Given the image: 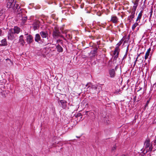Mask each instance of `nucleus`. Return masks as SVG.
<instances>
[{"label":"nucleus","mask_w":156,"mask_h":156,"mask_svg":"<svg viewBox=\"0 0 156 156\" xmlns=\"http://www.w3.org/2000/svg\"><path fill=\"white\" fill-rule=\"evenodd\" d=\"M16 0H8L7 7L8 8H12L15 12H17L16 20H27V16L23 14L24 9H21L17 4H16Z\"/></svg>","instance_id":"1"},{"label":"nucleus","mask_w":156,"mask_h":156,"mask_svg":"<svg viewBox=\"0 0 156 156\" xmlns=\"http://www.w3.org/2000/svg\"><path fill=\"white\" fill-rule=\"evenodd\" d=\"M15 34L13 32V30L12 29H10L8 33V37L9 39L12 40L15 38Z\"/></svg>","instance_id":"2"},{"label":"nucleus","mask_w":156,"mask_h":156,"mask_svg":"<svg viewBox=\"0 0 156 156\" xmlns=\"http://www.w3.org/2000/svg\"><path fill=\"white\" fill-rule=\"evenodd\" d=\"M119 51V49L118 48H115V50L114 52V58L113 59V62L114 63H115L116 62L115 60L118 58Z\"/></svg>","instance_id":"3"},{"label":"nucleus","mask_w":156,"mask_h":156,"mask_svg":"<svg viewBox=\"0 0 156 156\" xmlns=\"http://www.w3.org/2000/svg\"><path fill=\"white\" fill-rule=\"evenodd\" d=\"M137 7L133 6L132 9V12L131 15L128 16V20H132L134 18L135 16V12L136 10Z\"/></svg>","instance_id":"4"},{"label":"nucleus","mask_w":156,"mask_h":156,"mask_svg":"<svg viewBox=\"0 0 156 156\" xmlns=\"http://www.w3.org/2000/svg\"><path fill=\"white\" fill-rule=\"evenodd\" d=\"M5 9L3 8L0 9V20H4L5 17Z\"/></svg>","instance_id":"5"},{"label":"nucleus","mask_w":156,"mask_h":156,"mask_svg":"<svg viewBox=\"0 0 156 156\" xmlns=\"http://www.w3.org/2000/svg\"><path fill=\"white\" fill-rule=\"evenodd\" d=\"M55 30L53 32V36L54 38H55L60 36V33L57 27H55Z\"/></svg>","instance_id":"6"},{"label":"nucleus","mask_w":156,"mask_h":156,"mask_svg":"<svg viewBox=\"0 0 156 156\" xmlns=\"http://www.w3.org/2000/svg\"><path fill=\"white\" fill-rule=\"evenodd\" d=\"M109 74L110 77H114L115 75V72L114 69H110L109 70Z\"/></svg>","instance_id":"7"},{"label":"nucleus","mask_w":156,"mask_h":156,"mask_svg":"<svg viewBox=\"0 0 156 156\" xmlns=\"http://www.w3.org/2000/svg\"><path fill=\"white\" fill-rule=\"evenodd\" d=\"M86 87H88V88H91L92 89L96 90L97 87L93 85L91 83H88L86 85Z\"/></svg>","instance_id":"8"},{"label":"nucleus","mask_w":156,"mask_h":156,"mask_svg":"<svg viewBox=\"0 0 156 156\" xmlns=\"http://www.w3.org/2000/svg\"><path fill=\"white\" fill-rule=\"evenodd\" d=\"M12 29L13 30V32L15 34H18L20 31V28L16 26L15 27L14 29Z\"/></svg>","instance_id":"9"},{"label":"nucleus","mask_w":156,"mask_h":156,"mask_svg":"<svg viewBox=\"0 0 156 156\" xmlns=\"http://www.w3.org/2000/svg\"><path fill=\"white\" fill-rule=\"evenodd\" d=\"M33 39V37L31 35L27 36V40L28 43L30 44L32 42Z\"/></svg>","instance_id":"10"},{"label":"nucleus","mask_w":156,"mask_h":156,"mask_svg":"<svg viewBox=\"0 0 156 156\" xmlns=\"http://www.w3.org/2000/svg\"><path fill=\"white\" fill-rule=\"evenodd\" d=\"M40 34L43 38H46L48 35L47 32L44 31H41L40 33Z\"/></svg>","instance_id":"11"},{"label":"nucleus","mask_w":156,"mask_h":156,"mask_svg":"<svg viewBox=\"0 0 156 156\" xmlns=\"http://www.w3.org/2000/svg\"><path fill=\"white\" fill-rule=\"evenodd\" d=\"M140 54L138 55V56H137V57L136 58L135 61L134 62L135 64H136V62L137 61H139L140 62H143V56H142V57H141L140 58V59H139L138 60V58L139 57H140Z\"/></svg>","instance_id":"12"},{"label":"nucleus","mask_w":156,"mask_h":156,"mask_svg":"<svg viewBox=\"0 0 156 156\" xmlns=\"http://www.w3.org/2000/svg\"><path fill=\"white\" fill-rule=\"evenodd\" d=\"M151 49L150 48H149L145 53V59L146 60L147 58H148V57L149 56V53L151 51Z\"/></svg>","instance_id":"13"},{"label":"nucleus","mask_w":156,"mask_h":156,"mask_svg":"<svg viewBox=\"0 0 156 156\" xmlns=\"http://www.w3.org/2000/svg\"><path fill=\"white\" fill-rule=\"evenodd\" d=\"M23 35H21L19 37V41L21 43V44L23 45L24 44V41L23 39Z\"/></svg>","instance_id":"14"},{"label":"nucleus","mask_w":156,"mask_h":156,"mask_svg":"<svg viewBox=\"0 0 156 156\" xmlns=\"http://www.w3.org/2000/svg\"><path fill=\"white\" fill-rule=\"evenodd\" d=\"M41 37L39 34H37L35 35V41L37 42H38L40 40Z\"/></svg>","instance_id":"15"},{"label":"nucleus","mask_w":156,"mask_h":156,"mask_svg":"<svg viewBox=\"0 0 156 156\" xmlns=\"http://www.w3.org/2000/svg\"><path fill=\"white\" fill-rule=\"evenodd\" d=\"M60 30L63 34H67V33L69 31L68 30H64L63 27H61Z\"/></svg>","instance_id":"16"},{"label":"nucleus","mask_w":156,"mask_h":156,"mask_svg":"<svg viewBox=\"0 0 156 156\" xmlns=\"http://www.w3.org/2000/svg\"><path fill=\"white\" fill-rule=\"evenodd\" d=\"M144 146L146 148L148 147L150 145V142L149 140L146 141L144 144Z\"/></svg>","instance_id":"17"},{"label":"nucleus","mask_w":156,"mask_h":156,"mask_svg":"<svg viewBox=\"0 0 156 156\" xmlns=\"http://www.w3.org/2000/svg\"><path fill=\"white\" fill-rule=\"evenodd\" d=\"M1 44L2 46H5L7 44V42L6 39H4L1 41Z\"/></svg>","instance_id":"18"},{"label":"nucleus","mask_w":156,"mask_h":156,"mask_svg":"<svg viewBox=\"0 0 156 156\" xmlns=\"http://www.w3.org/2000/svg\"><path fill=\"white\" fill-rule=\"evenodd\" d=\"M143 12V10H141L140 11V12L139 13L138 16L137 17V18L136 20H139V19H140V18L142 16Z\"/></svg>","instance_id":"19"},{"label":"nucleus","mask_w":156,"mask_h":156,"mask_svg":"<svg viewBox=\"0 0 156 156\" xmlns=\"http://www.w3.org/2000/svg\"><path fill=\"white\" fill-rule=\"evenodd\" d=\"M123 39H122L121 40L116 44V47L115 48H119V46L122 43L123 41Z\"/></svg>","instance_id":"20"},{"label":"nucleus","mask_w":156,"mask_h":156,"mask_svg":"<svg viewBox=\"0 0 156 156\" xmlns=\"http://www.w3.org/2000/svg\"><path fill=\"white\" fill-rule=\"evenodd\" d=\"M57 50L59 52H62V48L61 46L59 45H58L56 47Z\"/></svg>","instance_id":"21"},{"label":"nucleus","mask_w":156,"mask_h":156,"mask_svg":"<svg viewBox=\"0 0 156 156\" xmlns=\"http://www.w3.org/2000/svg\"><path fill=\"white\" fill-rule=\"evenodd\" d=\"M60 103H61L62 105L64 107L65 106H66V101L64 100H61L60 101Z\"/></svg>","instance_id":"22"},{"label":"nucleus","mask_w":156,"mask_h":156,"mask_svg":"<svg viewBox=\"0 0 156 156\" xmlns=\"http://www.w3.org/2000/svg\"><path fill=\"white\" fill-rule=\"evenodd\" d=\"M66 37L68 39H71L72 38L71 36L69 34H66Z\"/></svg>","instance_id":"23"},{"label":"nucleus","mask_w":156,"mask_h":156,"mask_svg":"<svg viewBox=\"0 0 156 156\" xmlns=\"http://www.w3.org/2000/svg\"><path fill=\"white\" fill-rule=\"evenodd\" d=\"M55 14H53L51 15V17L54 20H57L58 18L55 17Z\"/></svg>","instance_id":"24"},{"label":"nucleus","mask_w":156,"mask_h":156,"mask_svg":"<svg viewBox=\"0 0 156 156\" xmlns=\"http://www.w3.org/2000/svg\"><path fill=\"white\" fill-rule=\"evenodd\" d=\"M138 25V23H134L133 25V26H132V29L133 30H134V29Z\"/></svg>","instance_id":"25"},{"label":"nucleus","mask_w":156,"mask_h":156,"mask_svg":"<svg viewBox=\"0 0 156 156\" xmlns=\"http://www.w3.org/2000/svg\"><path fill=\"white\" fill-rule=\"evenodd\" d=\"M132 3L133 4V6L137 7L138 5V3H137L136 2H134L133 1H132Z\"/></svg>","instance_id":"26"},{"label":"nucleus","mask_w":156,"mask_h":156,"mask_svg":"<svg viewBox=\"0 0 156 156\" xmlns=\"http://www.w3.org/2000/svg\"><path fill=\"white\" fill-rule=\"evenodd\" d=\"M35 20H36V19H39L41 20H43L42 19V18H41L40 17H38L37 15H36L35 16Z\"/></svg>","instance_id":"27"},{"label":"nucleus","mask_w":156,"mask_h":156,"mask_svg":"<svg viewBox=\"0 0 156 156\" xmlns=\"http://www.w3.org/2000/svg\"><path fill=\"white\" fill-rule=\"evenodd\" d=\"M152 13H153V11H152V9H151V11L149 12V14H148V15H149V14H150V17H151V16L152 15Z\"/></svg>","instance_id":"28"},{"label":"nucleus","mask_w":156,"mask_h":156,"mask_svg":"<svg viewBox=\"0 0 156 156\" xmlns=\"http://www.w3.org/2000/svg\"><path fill=\"white\" fill-rule=\"evenodd\" d=\"M116 147L115 145H114L112 148V150L114 151L116 149Z\"/></svg>","instance_id":"29"},{"label":"nucleus","mask_w":156,"mask_h":156,"mask_svg":"<svg viewBox=\"0 0 156 156\" xmlns=\"http://www.w3.org/2000/svg\"><path fill=\"white\" fill-rule=\"evenodd\" d=\"M97 14L99 16H100L101 15V13L100 12H98Z\"/></svg>","instance_id":"30"},{"label":"nucleus","mask_w":156,"mask_h":156,"mask_svg":"<svg viewBox=\"0 0 156 156\" xmlns=\"http://www.w3.org/2000/svg\"><path fill=\"white\" fill-rule=\"evenodd\" d=\"M34 19V16H30V20H32V19Z\"/></svg>","instance_id":"31"},{"label":"nucleus","mask_w":156,"mask_h":156,"mask_svg":"<svg viewBox=\"0 0 156 156\" xmlns=\"http://www.w3.org/2000/svg\"><path fill=\"white\" fill-rule=\"evenodd\" d=\"M2 30L0 29V37L1 36H2Z\"/></svg>","instance_id":"32"},{"label":"nucleus","mask_w":156,"mask_h":156,"mask_svg":"<svg viewBox=\"0 0 156 156\" xmlns=\"http://www.w3.org/2000/svg\"><path fill=\"white\" fill-rule=\"evenodd\" d=\"M113 21V22L114 23H116L117 22V20H112Z\"/></svg>","instance_id":"33"},{"label":"nucleus","mask_w":156,"mask_h":156,"mask_svg":"<svg viewBox=\"0 0 156 156\" xmlns=\"http://www.w3.org/2000/svg\"><path fill=\"white\" fill-rule=\"evenodd\" d=\"M93 52H94V53L95 52H96V51L94 50V51H91V52H90V54H92L93 53Z\"/></svg>","instance_id":"34"},{"label":"nucleus","mask_w":156,"mask_h":156,"mask_svg":"<svg viewBox=\"0 0 156 156\" xmlns=\"http://www.w3.org/2000/svg\"><path fill=\"white\" fill-rule=\"evenodd\" d=\"M139 0H136L135 2L138 3Z\"/></svg>","instance_id":"35"},{"label":"nucleus","mask_w":156,"mask_h":156,"mask_svg":"<svg viewBox=\"0 0 156 156\" xmlns=\"http://www.w3.org/2000/svg\"><path fill=\"white\" fill-rule=\"evenodd\" d=\"M146 16V15H144V16H143L144 18V17H145Z\"/></svg>","instance_id":"36"},{"label":"nucleus","mask_w":156,"mask_h":156,"mask_svg":"<svg viewBox=\"0 0 156 156\" xmlns=\"http://www.w3.org/2000/svg\"><path fill=\"white\" fill-rule=\"evenodd\" d=\"M146 0H144V5H145V1H146Z\"/></svg>","instance_id":"37"},{"label":"nucleus","mask_w":156,"mask_h":156,"mask_svg":"<svg viewBox=\"0 0 156 156\" xmlns=\"http://www.w3.org/2000/svg\"><path fill=\"white\" fill-rule=\"evenodd\" d=\"M149 102V101H147V104Z\"/></svg>","instance_id":"38"},{"label":"nucleus","mask_w":156,"mask_h":156,"mask_svg":"<svg viewBox=\"0 0 156 156\" xmlns=\"http://www.w3.org/2000/svg\"><path fill=\"white\" fill-rule=\"evenodd\" d=\"M76 137L78 138H80V136H76Z\"/></svg>","instance_id":"39"},{"label":"nucleus","mask_w":156,"mask_h":156,"mask_svg":"<svg viewBox=\"0 0 156 156\" xmlns=\"http://www.w3.org/2000/svg\"><path fill=\"white\" fill-rule=\"evenodd\" d=\"M111 20H114V19H113V17H112ZM114 20H115V19H114Z\"/></svg>","instance_id":"40"},{"label":"nucleus","mask_w":156,"mask_h":156,"mask_svg":"<svg viewBox=\"0 0 156 156\" xmlns=\"http://www.w3.org/2000/svg\"><path fill=\"white\" fill-rule=\"evenodd\" d=\"M154 143H156V139L154 140Z\"/></svg>","instance_id":"41"},{"label":"nucleus","mask_w":156,"mask_h":156,"mask_svg":"<svg viewBox=\"0 0 156 156\" xmlns=\"http://www.w3.org/2000/svg\"><path fill=\"white\" fill-rule=\"evenodd\" d=\"M62 20H66V19H65L62 18Z\"/></svg>","instance_id":"42"},{"label":"nucleus","mask_w":156,"mask_h":156,"mask_svg":"<svg viewBox=\"0 0 156 156\" xmlns=\"http://www.w3.org/2000/svg\"><path fill=\"white\" fill-rule=\"evenodd\" d=\"M25 35H27V33H26Z\"/></svg>","instance_id":"43"},{"label":"nucleus","mask_w":156,"mask_h":156,"mask_svg":"<svg viewBox=\"0 0 156 156\" xmlns=\"http://www.w3.org/2000/svg\"><path fill=\"white\" fill-rule=\"evenodd\" d=\"M25 35H27V33H26Z\"/></svg>","instance_id":"44"}]
</instances>
